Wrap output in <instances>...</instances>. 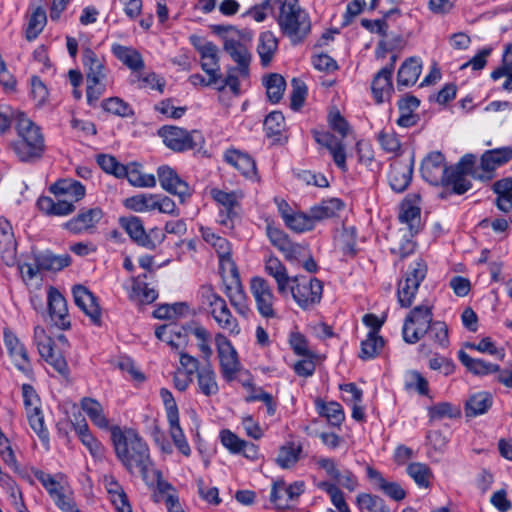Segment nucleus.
Masks as SVG:
<instances>
[{
    "instance_id": "nucleus-47",
    "label": "nucleus",
    "mask_w": 512,
    "mask_h": 512,
    "mask_svg": "<svg viewBox=\"0 0 512 512\" xmlns=\"http://www.w3.org/2000/svg\"><path fill=\"white\" fill-rule=\"evenodd\" d=\"M492 396L487 392H478L469 397L465 404L468 417H475L486 413L492 406Z\"/></svg>"
},
{
    "instance_id": "nucleus-30",
    "label": "nucleus",
    "mask_w": 512,
    "mask_h": 512,
    "mask_svg": "<svg viewBox=\"0 0 512 512\" xmlns=\"http://www.w3.org/2000/svg\"><path fill=\"white\" fill-rule=\"evenodd\" d=\"M120 223L131 239L138 245L147 249H154L156 247L154 241L146 233L140 218L136 216L124 217L121 218Z\"/></svg>"
},
{
    "instance_id": "nucleus-51",
    "label": "nucleus",
    "mask_w": 512,
    "mask_h": 512,
    "mask_svg": "<svg viewBox=\"0 0 512 512\" xmlns=\"http://www.w3.org/2000/svg\"><path fill=\"white\" fill-rule=\"evenodd\" d=\"M430 421H439L442 419H456L461 417V408L459 405L450 402H439L427 408Z\"/></svg>"
},
{
    "instance_id": "nucleus-35",
    "label": "nucleus",
    "mask_w": 512,
    "mask_h": 512,
    "mask_svg": "<svg viewBox=\"0 0 512 512\" xmlns=\"http://www.w3.org/2000/svg\"><path fill=\"white\" fill-rule=\"evenodd\" d=\"M512 159V148L509 146L485 151L480 159V167L485 172H493Z\"/></svg>"
},
{
    "instance_id": "nucleus-36",
    "label": "nucleus",
    "mask_w": 512,
    "mask_h": 512,
    "mask_svg": "<svg viewBox=\"0 0 512 512\" xmlns=\"http://www.w3.org/2000/svg\"><path fill=\"white\" fill-rule=\"evenodd\" d=\"M50 191L55 196H68L74 202L80 201L86 194L85 186L81 182L71 178L56 181L50 186Z\"/></svg>"
},
{
    "instance_id": "nucleus-58",
    "label": "nucleus",
    "mask_w": 512,
    "mask_h": 512,
    "mask_svg": "<svg viewBox=\"0 0 512 512\" xmlns=\"http://www.w3.org/2000/svg\"><path fill=\"white\" fill-rule=\"evenodd\" d=\"M47 22L46 12L42 7H37L29 16L25 36L28 41H32L38 37L43 31Z\"/></svg>"
},
{
    "instance_id": "nucleus-11",
    "label": "nucleus",
    "mask_w": 512,
    "mask_h": 512,
    "mask_svg": "<svg viewBox=\"0 0 512 512\" xmlns=\"http://www.w3.org/2000/svg\"><path fill=\"white\" fill-rule=\"evenodd\" d=\"M250 292L254 298L258 313L265 319L277 317L275 304L277 298L269 282L260 276L252 277L250 280Z\"/></svg>"
},
{
    "instance_id": "nucleus-12",
    "label": "nucleus",
    "mask_w": 512,
    "mask_h": 512,
    "mask_svg": "<svg viewBox=\"0 0 512 512\" xmlns=\"http://www.w3.org/2000/svg\"><path fill=\"white\" fill-rule=\"evenodd\" d=\"M313 462L317 469L324 471L329 478L328 481L335 483L347 489L350 492L355 491L359 486L357 476L350 469H340L336 459L326 456H318L313 458Z\"/></svg>"
},
{
    "instance_id": "nucleus-59",
    "label": "nucleus",
    "mask_w": 512,
    "mask_h": 512,
    "mask_svg": "<svg viewBox=\"0 0 512 512\" xmlns=\"http://www.w3.org/2000/svg\"><path fill=\"white\" fill-rule=\"evenodd\" d=\"M384 347V339L380 335L368 333L366 338L361 342L359 357L362 360H370L378 356Z\"/></svg>"
},
{
    "instance_id": "nucleus-21",
    "label": "nucleus",
    "mask_w": 512,
    "mask_h": 512,
    "mask_svg": "<svg viewBox=\"0 0 512 512\" xmlns=\"http://www.w3.org/2000/svg\"><path fill=\"white\" fill-rule=\"evenodd\" d=\"M448 169L449 167L446 166L444 155L439 151H433L422 160L420 172L426 182L432 185H439L443 181Z\"/></svg>"
},
{
    "instance_id": "nucleus-9",
    "label": "nucleus",
    "mask_w": 512,
    "mask_h": 512,
    "mask_svg": "<svg viewBox=\"0 0 512 512\" xmlns=\"http://www.w3.org/2000/svg\"><path fill=\"white\" fill-rule=\"evenodd\" d=\"M427 274V265L422 259L415 261L407 270L397 288L398 303L402 308H409L415 300L421 282Z\"/></svg>"
},
{
    "instance_id": "nucleus-2",
    "label": "nucleus",
    "mask_w": 512,
    "mask_h": 512,
    "mask_svg": "<svg viewBox=\"0 0 512 512\" xmlns=\"http://www.w3.org/2000/svg\"><path fill=\"white\" fill-rule=\"evenodd\" d=\"M220 29L225 31L223 48L236 63V66L227 69V75L222 81V85L218 87V90L222 91L229 87L237 95L240 92L239 79H245L249 76L252 58L249 45L252 35L248 31H240L232 26L220 27Z\"/></svg>"
},
{
    "instance_id": "nucleus-5",
    "label": "nucleus",
    "mask_w": 512,
    "mask_h": 512,
    "mask_svg": "<svg viewBox=\"0 0 512 512\" xmlns=\"http://www.w3.org/2000/svg\"><path fill=\"white\" fill-rule=\"evenodd\" d=\"M82 65L87 82V101L89 105H94L105 93L108 84L106 61L102 55L86 47L82 50Z\"/></svg>"
},
{
    "instance_id": "nucleus-33",
    "label": "nucleus",
    "mask_w": 512,
    "mask_h": 512,
    "mask_svg": "<svg viewBox=\"0 0 512 512\" xmlns=\"http://www.w3.org/2000/svg\"><path fill=\"white\" fill-rule=\"evenodd\" d=\"M74 431L77 434L81 443L88 449L90 455L95 460H102L105 457V447L91 433L89 426L85 420L75 424Z\"/></svg>"
},
{
    "instance_id": "nucleus-1",
    "label": "nucleus",
    "mask_w": 512,
    "mask_h": 512,
    "mask_svg": "<svg viewBox=\"0 0 512 512\" xmlns=\"http://www.w3.org/2000/svg\"><path fill=\"white\" fill-rule=\"evenodd\" d=\"M110 431L118 460L129 473L133 474L137 471L148 483L152 460L146 441L132 428L122 429L119 426H112Z\"/></svg>"
},
{
    "instance_id": "nucleus-42",
    "label": "nucleus",
    "mask_w": 512,
    "mask_h": 512,
    "mask_svg": "<svg viewBox=\"0 0 512 512\" xmlns=\"http://www.w3.org/2000/svg\"><path fill=\"white\" fill-rule=\"evenodd\" d=\"M343 208V202L338 198L323 200L319 204L310 208L309 213L314 225L326 219H330L337 215Z\"/></svg>"
},
{
    "instance_id": "nucleus-14",
    "label": "nucleus",
    "mask_w": 512,
    "mask_h": 512,
    "mask_svg": "<svg viewBox=\"0 0 512 512\" xmlns=\"http://www.w3.org/2000/svg\"><path fill=\"white\" fill-rule=\"evenodd\" d=\"M214 340L222 377L227 382H231L236 378V374L240 370L237 351L231 341L222 333H216Z\"/></svg>"
},
{
    "instance_id": "nucleus-56",
    "label": "nucleus",
    "mask_w": 512,
    "mask_h": 512,
    "mask_svg": "<svg viewBox=\"0 0 512 512\" xmlns=\"http://www.w3.org/2000/svg\"><path fill=\"white\" fill-rule=\"evenodd\" d=\"M408 475L414 480V482L420 488H429L431 479L433 478V472L431 468L421 462H413L407 466Z\"/></svg>"
},
{
    "instance_id": "nucleus-32",
    "label": "nucleus",
    "mask_w": 512,
    "mask_h": 512,
    "mask_svg": "<svg viewBox=\"0 0 512 512\" xmlns=\"http://www.w3.org/2000/svg\"><path fill=\"white\" fill-rule=\"evenodd\" d=\"M265 272L274 278L278 292L286 296L288 294V286L291 282V278L288 275L285 265L276 256H269L265 260Z\"/></svg>"
},
{
    "instance_id": "nucleus-61",
    "label": "nucleus",
    "mask_w": 512,
    "mask_h": 512,
    "mask_svg": "<svg viewBox=\"0 0 512 512\" xmlns=\"http://www.w3.org/2000/svg\"><path fill=\"white\" fill-rule=\"evenodd\" d=\"M404 387L407 391H416L420 395L427 396L429 394L428 381L416 370H410L405 373Z\"/></svg>"
},
{
    "instance_id": "nucleus-4",
    "label": "nucleus",
    "mask_w": 512,
    "mask_h": 512,
    "mask_svg": "<svg viewBox=\"0 0 512 512\" xmlns=\"http://www.w3.org/2000/svg\"><path fill=\"white\" fill-rule=\"evenodd\" d=\"M16 131L18 139L11 144L13 151L22 162H30L42 156L45 150L44 137L40 128L24 114H20Z\"/></svg>"
},
{
    "instance_id": "nucleus-44",
    "label": "nucleus",
    "mask_w": 512,
    "mask_h": 512,
    "mask_svg": "<svg viewBox=\"0 0 512 512\" xmlns=\"http://www.w3.org/2000/svg\"><path fill=\"white\" fill-rule=\"evenodd\" d=\"M278 43V38L273 32L264 31L260 33L257 52L263 66H267L272 61L276 51L278 50Z\"/></svg>"
},
{
    "instance_id": "nucleus-8",
    "label": "nucleus",
    "mask_w": 512,
    "mask_h": 512,
    "mask_svg": "<svg viewBox=\"0 0 512 512\" xmlns=\"http://www.w3.org/2000/svg\"><path fill=\"white\" fill-rule=\"evenodd\" d=\"M288 293L301 309L310 310L320 303L323 285L317 278L293 276L288 286Z\"/></svg>"
},
{
    "instance_id": "nucleus-40",
    "label": "nucleus",
    "mask_w": 512,
    "mask_h": 512,
    "mask_svg": "<svg viewBox=\"0 0 512 512\" xmlns=\"http://www.w3.org/2000/svg\"><path fill=\"white\" fill-rule=\"evenodd\" d=\"M224 158L227 163L234 166L245 177L253 178L256 176V164L249 155L238 150H228L226 151Z\"/></svg>"
},
{
    "instance_id": "nucleus-29",
    "label": "nucleus",
    "mask_w": 512,
    "mask_h": 512,
    "mask_svg": "<svg viewBox=\"0 0 512 512\" xmlns=\"http://www.w3.org/2000/svg\"><path fill=\"white\" fill-rule=\"evenodd\" d=\"M0 253L6 265L16 263V241L12 226L5 218H0Z\"/></svg>"
},
{
    "instance_id": "nucleus-64",
    "label": "nucleus",
    "mask_w": 512,
    "mask_h": 512,
    "mask_svg": "<svg viewBox=\"0 0 512 512\" xmlns=\"http://www.w3.org/2000/svg\"><path fill=\"white\" fill-rule=\"evenodd\" d=\"M355 503L361 512H376L385 501L378 495L362 492L356 496Z\"/></svg>"
},
{
    "instance_id": "nucleus-18",
    "label": "nucleus",
    "mask_w": 512,
    "mask_h": 512,
    "mask_svg": "<svg viewBox=\"0 0 512 512\" xmlns=\"http://www.w3.org/2000/svg\"><path fill=\"white\" fill-rule=\"evenodd\" d=\"M420 195L412 193L406 196L400 205L398 219L401 224L406 225L405 230L410 235H416L422 228Z\"/></svg>"
},
{
    "instance_id": "nucleus-53",
    "label": "nucleus",
    "mask_w": 512,
    "mask_h": 512,
    "mask_svg": "<svg viewBox=\"0 0 512 512\" xmlns=\"http://www.w3.org/2000/svg\"><path fill=\"white\" fill-rule=\"evenodd\" d=\"M413 237L414 235H410V232L401 228L396 239L391 244V253L398 255L400 258H405L413 254L416 247Z\"/></svg>"
},
{
    "instance_id": "nucleus-10",
    "label": "nucleus",
    "mask_w": 512,
    "mask_h": 512,
    "mask_svg": "<svg viewBox=\"0 0 512 512\" xmlns=\"http://www.w3.org/2000/svg\"><path fill=\"white\" fill-rule=\"evenodd\" d=\"M212 199L219 208V224L229 230L234 227V220L239 216L240 201L243 198L241 191H224L218 188L210 190Z\"/></svg>"
},
{
    "instance_id": "nucleus-45",
    "label": "nucleus",
    "mask_w": 512,
    "mask_h": 512,
    "mask_svg": "<svg viewBox=\"0 0 512 512\" xmlns=\"http://www.w3.org/2000/svg\"><path fill=\"white\" fill-rule=\"evenodd\" d=\"M126 177L128 182L135 187L153 188L156 186V178L153 174H145L140 170V165L131 163L124 165V173L122 178Z\"/></svg>"
},
{
    "instance_id": "nucleus-31",
    "label": "nucleus",
    "mask_w": 512,
    "mask_h": 512,
    "mask_svg": "<svg viewBox=\"0 0 512 512\" xmlns=\"http://www.w3.org/2000/svg\"><path fill=\"white\" fill-rule=\"evenodd\" d=\"M392 74V66H385L374 76L371 90L377 103H382L391 96L393 92Z\"/></svg>"
},
{
    "instance_id": "nucleus-60",
    "label": "nucleus",
    "mask_w": 512,
    "mask_h": 512,
    "mask_svg": "<svg viewBox=\"0 0 512 512\" xmlns=\"http://www.w3.org/2000/svg\"><path fill=\"white\" fill-rule=\"evenodd\" d=\"M169 424V434L173 440L174 445L177 447L180 453L188 457L191 454V448L184 435L182 428L180 427L179 417L167 420Z\"/></svg>"
},
{
    "instance_id": "nucleus-6",
    "label": "nucleus",
    "mask_w": 512,
    "mask_h": 512,
    "mask_svg": "<svg viewBox=\"0 0 512 512\" xmlns=\"http://www.w3.org/2000/svg\"><path fill=\"white\" fill-rule=\"evenodd\" d=\"M199 298L220 329L227 331L230 335L240 334L241 327L238 320L232 315L225 299L216 293L211 285L201 286Z\"/></svg>"
},
{
    "instance_id": "nucleus-41",
    "label": "nucleus",
    "mask_w": 512,
    "mask_h": 512,
    "mask_svg": "<svg viewBox=\"0 0 512 512\" xmlns=\"http://www.w3.org/2000/svg\"><path fill=\"white\" fill-rule=\"evenodd\" d=\"M81 409L89 417L91 422L100 429H111L109 420L107 419L104 409L96 399L85 397L80 401Z\"/></svg>"
},
{
    "instance_id": "nucleus-17",
    "label": "nucleus",
    "mask_w": 512,
    "mask_h": 512,
    "mask_svg": "<svg viewBox=\"0 0 512 512\" xmlns=\"http://www.w3.org/2000/svg\"><path fill=\"white\" fill-rule=\"evenodd\" d=\"M200 232L203 240L216 251L219 258L220 268L223 271H228L233 275H237V267L232 260V247L230 242L226 238L217 235L209 227H202Z\"/></svg>"
},
{
    "instance_id": "nucleus-13",
    "label": "nucleus",
    "mask_w": 512,
    "mask_h": 512,
    "mask_svg": "<svg viewBox=\"0 0 512 512\" xmlns=\"http://www.w3.org/2000/svg\"><path fill=\"white\" fill-rule=\"evenodd\" d=\"M158 134L168 148L177 152L194 149L203 142V137L199 131L188 132L175 126H163L159 129Z\"/></svg>"
},
{
    "instance_id": "nucleus-43",
    "label": "nucleus",
    "mask_w": 512,
    "mask_h": 512,
    "mask_svg": "<svg viewBox=\"0 0 512 512\" xmlns=\"http://www.w3.org/2000/svg\"><path fill=\"white\" fill-rule=\"evenodd\" d=\"M198 392L206 397H212L218 394L219 385L216 372L211 365L202 367L197 373Z\"/></svg>"
},
{
    "instance_id": "nucleus-19",
    "label": "nucleus",
    "mask_w": 512,
    "mask_h": 512,
    "mask_svg": "<svg viewBox=\"0 0 512 512\" xmlns=\"http://www.w3.org/2000/svg\"><path fill=\"white\" fill-rule=\"evenodd\" d=\"M4 345L15 367L26 376H32L33 368L28 351L18 337L9 329L4 330Z\"/></svg>"
},
{
    "instance_id": "nucleus-26",
    "label": "nucleus",
    "mask_w": 512,
    "mask_h": 512,
    "mask_svg": "<svg viewBox=\"0 0 512 512\" xmlns=\"http://www.w3.org/2000/svg\"><path fill=\"white\" fill-rule=\"evenodd\" d=\"M102 217L103 212L98 207L82 210L67 221L64 226L73 234L91 233Z\"/></svg>"
},
{
    "instance_id": "nucleus-23",
    "label": "nucleus",
    "mask_w": 512,
    "mask_h": 512,
    "mask_svg": "<svg viewBox=\"0 0 512 512\" xmlns=\"http://www.w3.org/2000/svg\"><path fill=\"white\" fill-rule=\"evenodd\" d=\"M303 491V482L287 484L283 480H277L272 486L270 500L277 509H285L289 506V503L297 499Z\"/></svg>"
},
{
    "instance_id": "nucleus-28",
    "label": "nucleus",
    "mask_w": 512,
    "mask_h": 512,
    "mask_svg": "<svg viewBox=\"0 0 512 512\" xmlns=\"http://www.w3.org/2000/svg\"><path fill=\"white\" fill-rule=\"evenodd\" d=\"M413 175V162L395 161L390 165L388 175L391 188L401 193L409 186Z\"/></svg>"
},
{
    "instance_id": "nucleus-3",
    "label": "nucleus",
    "mask_w": 512,
    "mask_h": 512,
    "mask_svg": "<svg viewBox=\"0 0 512 512\" xmlns=\"http://www.w3.org/2000/svg\"><path fill=\"white\" fill-rule=\"evenodd\" d=\"M276 22L281 34L288 38L292 45L303 43L311 33L310 15L300 6L298 0L280 1Z\"/></svg>"
},
{
    "instance_id": "nucleus-49",
    "label": "nucleus",
    "mask_w": 512,
    "mask_h": 512,
    "mask_svg": "<svg viewBox=\"0 0 512 512\" xmlns=\"http://www.w3.org/2000/svg\"><path fill=\"white\" fill-rule=\"evenodd\" d=\"M317 487L329 495L331 503L336 507L338 512H351L348 504L346 503L344 493L341 490L340 486L330 481H320L317 484ZM327 512L337 511L333 509H328Z\"/></svg>"
},
{
    "instance_id": "nucleus-54",
    "label": "nucleus",
    "mask_w": 512,
    "mask_h": 512,
    "mask_svg": "<svg viewBox=\"0 0 512 512\" xmlns=\"http://www.w3.org/2000/svg\"><path fill=\"white\" fill-rule=\"evenodd\" d=\"M441 185L451 187L452 191L459 195L464 194L472 187V184L470 180L467 179L466 174L458 172L451 167L446 171V175L443 178Z\"/></svg>"
},
{
    "instance_id": "nucleus-62",
    "label": "nucleus",
    "mask_w": 512,
    "mask_h": 512,
    "mask_svg": "<svg viewBox=\"0 0 512 512\" xmlns=\"http://www.w3.org/2000/svg\"><path fill=\"white\" fill-rule=\"evenodd\" d=\"M126 208L135 212H150L155 210V194H138L125 199Z\"/></svg>"
},
{
    "instance_id": "nucleus-39",
    "label": "nucleus",
    "mask_w": 512,
    "mask_h": 512,
    "mask_svg": "<svg viewBox=\"0 0 512 512\" xmlns=\"http://www.w3.org/2000/svg\"><path fill=\"white\" fill-rule=\"evenodd\" d=\"M37 207L47 216H67L75 211V206L72 202L66 200L54 201L48 196H41L37 200Z\"/></svg>"
},
{
    "instance_id": "nucleus-7",
    "label": "nucleus",
    "mask_w": 512,
    "mask_h": 512,
    "mask_svg": "<svg viewBox=\"0 0 512 512\" xmlns=\"http://www.w3.org/2000/svg\"><path fill=\"white\" fill-rule=\"evenodd\" d=\"M433 322V306L423 303L412 308L406 315L402 328L403 340L415 344L427 333Z\"/></svg>"
},
{
    "instance_id": "nucleus-24",
    "label": "nucleus",
    "mask_w": 512,
    "mask_h": 512,
    "mask_svg": "<svg viewBox=\"0 0 512 512\" xmlns=\"http://www.w3.org/2000/svg\"><path fill=\"white\" fill-rule=\"evenodd\" d=\"M366 474L373 487L390 499L397 502L405 499L406 491L398 482L385 478L380 471L372 466L366 467Z\"/></svg>"
},
{
    "instance_id": "nucleus-50",
    "label": "nucleus",
    "mask_w": 512,
    "mask_h": 512,
    "mask_svg": "<svg viewBox=\"0 0 512 512\" xmlns=\"http://www.w3.org/2000/svg\"><path fill=\"white\" fill-rule=\"evenodd\" d=\"M38 352L41 358L52 366L60 375L64 377L69 375L67 361L60 351H56L54 349V343L50 346H43Z\"/></svg>"
},
{
    "instance_id": "nucleus-37",
    "label": "nucleus",
    "mask_w": 512,
    "mask_h": 512,
    "mask_svg": "<svg viewBox=\"0 0 512 512\" xmlns=\"http://www.w3.org/2000/svg\"><path fill=\"white\" fill-rule=\"evenodd\" d=\"M225 294L235 311L241 317L249 319L252 315V310L247 302L246 294L240 282L236 280L234 285L227 286Z\"/></svg>"
},
{
    "instance_id": "nucleus-25",
    "label": "nucleus",
    "mask_w": 512,
    "mask_h": 512,
    "mask_svg": "<svg viewBox=\"0 0 512 512\" xmlns=\"http://www.w3.org/2000/svg\"><path fill=\"white\" fill-rule=\"evenodd\" d=\"M48 309L51 320L60 329L66 330L70 327L67 302L64 296L54 287L48 290Z\"/></svg>"
},
{
    "instance_id": "nucleus-27",
    "label": "nucleus",
    "mask_w": 512,
    "mask_h": 512,
    "mask_svg": "<svg viewBox=\"0 0 512 512\" xmlns=\"http://www.w3.org/2000/svg\"><path fill=\"white\" fill-rule=\"evenodd\" d=\"M72 292L75 304L91 319L95 325H100L101 309L94 294L82 285L74 286Z\"/></svg>"
},
{
    "instance_id": "nucleus-22",
    "label": "nucleus",
    "mask_w": 512,
    "mask_h": 512,
    "mask_svg": "<svg viewBox=\"0 0 512 512\" xmlns=\"http://www.w3.org/2000/svg\"><path fill=\"white\" fill-rule=\"evenodd\" d=\"M148 273L132 277L129 284L124 285L128 298L138 304H150L158 297V292L151 283L147 282Z\"/></svg>"
},
{
    "instance_id": "nucleus-34",
    "label": "nucleus",
    "mask_w": 512,
    "mask_h": 512,
    "mask_svg": "<svg viewBox=\"0 0 512 512\" xmlns=\"http://www.w3.org/2000/svg\"><path fill=\"white\" fill-rule=\"evenodd\" d=\"M422 71V61L419 57L407 58L400 66L397 73L398 87H409L414 85Z\"/></svg>"
},
{
    "instance_id": "nucleus-52",
    "label": "nucleus",
    "mask_w": 512,
    "mask_h": 512,
    "mask_svg": "<svg viewBox=\"0 0 512 512\" xmlns=\"http://www.w3.org/2000/svg\"><path fill=\"white\" fill-rule=\"evenodd\" d=\"M38 267L47 271H59L70 265L69 255H54L50 252L41 253L35 256Z\"/></svg>"
},
{
    "instance_id": "nucleus-38",
    "label": "nucleus",
    "mask_w": 512,
    "mask_h": 512,
    "mask_svg": "<svg viewBox=\"0 0 512 512\" xmlns=\"http://www.w3.org/2000/svg\"><path fill=\"white\" fill-rule=\"evenodd\" d=\"M493 192L497 195L494 204L504 212H512V177L498 180L492 185Z\"/></svg>"
},
{
    "instance_id": "nucleus-55",
    "label": "nucleus",
    "mask_w": 512,
    "mask_h": 512,
    "mask_svg": "<svg viewBox=\"0 0 512 512\" xmlns=\"http://www.w3.org/2000/svg\"><path fill=\"white\" fill-rule=\"evenodd\" d=\"M112 52L120 61L134 71H139L144 67L141 55L133 49L117 44L113 45Z\"/></svg>"
},
{
    "instance_id": "nucleus-57",
    "label": "nucleus",
    "mask_w": 512,
    "mask_h": 512,
    "mask_svg": "<svg viewBox=\"0 0 512 512\" xmlns=\"http://www.w3.org/2000/svg\"><path fill=\"white\" fill-rule=\"evenodd\" d=\"M266 94L269 101L273 104L278 103L284 94L286 81L280 74H270L265 80Z\"/></svg>"
},
{
    "instance_id": "nucleus-46",
    "label": "nucleus",
    "mask_w": 512,
    "mask_h": 512,
    "mask_svg": "<svg viewBox=\"0 0 512 512\" xmlns=\"http://www.w3.org/2000/svg\"><path fill=\"white\" fill-rule=\"evenodd\" d=\"M458 358L468 371L475 375H489L499 371V365L486 362L482 359L472 358L464 351H459Z\"/></svg>"
},
{
    "instance_id": "nucleus-63",
    "label": "nucleus",
    "mask_w": 512,
    "mask_h": 512,
    "mask_svg": "<svg viewBox=\"0 0 512 512\" xmlns=\"http://www.w3.org/2000/svg\"><path fill=\"white\" fill-rule=\"evenodd\" d=\"M382 150L393 156H397L401 152V142L397 134L393 130H381L376 137Z\"/></svg>"
},
{
    "instance_id": "nucleus-15",
    "label": "nucleus",
    "mask_w": 512,
    "mask_h": 512,
    "mask_svg": "<svg viewBox=\"0 0 512 512\" xmlns=\"http://www.w3.org/2000/svg\"><path fill=\"white\" fill-rule=\"evenodd\" d=\"M191 42L200 54L201 68L209 76L208 83H221L224 80L220 73L218 47L210 41H202L197 36H191Z\"/></svg>"
},
{
    "instance_id": "nucleus-48",
    "label": "nucleus",
    "mask_w": 512,
    "mask_h": 512,
    "mask_svg": "<svg viewBox=\"0 0 512 512\" xmlns=\"http://www.w3.org/2000/svg\"><path fill=\"white\" fill-rule=\"evenodd\" d=\"M316 408L320 416L325 417L328 423L335 427H340L345 420V413L342 406L334 401L325 403L321 400L316 401Z\"/></svg>"
},
{
    "instance_id": "nucleus-20",
    "label": "nucleus",
    "mask_w": 512,
    "mask_h": 512,
    "mask_svg": "<svg viewBox=\"0 0 512 512\" xmlns=\"http://www.w3.org/2000/svg\"><path fill=\"white\" fill-rule=\"evenodd\" d=\"M157 176L162 189L166 192L176 195L184 202L186 198L191 196L188 183L180 178L177 172L168 165L159 166Z\"/></svg>"
},
{
    "instance_id": "nucleus-16",
    "label": "nucleus",
    "mask_w": 512,
    "mask_h": 512,
    "mask_svg": "<svg viewBox=\"0 0 512 512\" xmlns=\"http://www.w3.org/2000/svg\"><path fill=\"white\" fill-rule=\"evenodd\" d=\"M266 234L270 243L277 248L290 263H300V260L306 256L307 247L292 242L283 230L268 224Z\"/></svg>"
}]
</instances>
